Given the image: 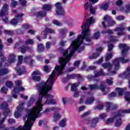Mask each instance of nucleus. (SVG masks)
I'll list each match as a JSON object with an SVG mask.
<instances>
[{"label": "nucleus", "mask_w": 130, "mask_h": 130, "mask_svg": "<svg viewBox=\"0 0 130 130\" xmlns=\"http://www.w3.org/2000/svg\"><path fill=\"white\" fill-rule=\"evenodd\" d=\"M119 48L123 49L121 52V57L114 60L113 61V64L107 62L102 64V67L104 69L108 70L109 72V76H112L116 74L115 71H117V70L119 69V62H123L124 63L129 61V59H125V57L127 56L128 49H129L128 46L124 44H120L119 45ZM113 66L114 67L115 71H112V70H113Z\"/></svg>", "instance_id": "nucleus-1"}, {"label": "nucleus", "mask_w": 130, "mask_h": 130, "mask_svg": "<svg viewBox=\"0 0 130 130\" xmlns=\"http://www.w3.org/2000/svg\"><path fill=\"white\" fill-rule=\"evenodd\" d=\"M27 114L23 117V120L25 121L23 126H19L18 128H14L11 127L10 130H31L32 126L34 124L36 118L35 115L38 114V111H37L35 115H32L31 112H29L28 109H25Z\"/></svg>", "instance_id": "nucleus-2"}, {"label": "nucleus", "mask_w": 130, "mask_h": 130, "mask_svg": "<svg viewBox=\"0 0 130 130\" xmlns=\"http://www.w3.org/2000/svg\"><path fill=\"white\" fill-rule=\"evenodd\" d=\"M16 87L14 88L12 91V96L15 99L18 97L17 93H20L21 91H25V88L23 87H20L19 86L22 85V81L21 80H17L15 82Z\"/></svg>", "instance_id": "nucleus-3"}, {"label": "nucleus", "mask_w": 130, "mask_h": 130, "mask_svg": "<svg viewBox=\"0 0 130 130\" xmlns=\"http://www.w3.org/2000/svg\"><path fill=\"white\" fill-rule=\"evenodd\" d=\"M122 113H130V109L124 110L123 111H118L115 113L116 115L115 116L114 118L117 119L115 123V126L117 127H118V126H120V125H121L122 122L121 121V119H120L119 117L120 115H122Z\"/></svg>", "instance_id": "nucleus-4"}, {"label": "nucleus", "mask_w": 130, "mask_h": 130, "mask_svg": "<svg viewBox=\"0 0 130 130\" xmlns=\"http://www.w3.org/2000/svg\"><path fill=\"white\" fill-rule=\"evenodd\" d=\"M102 24L104 28H106V25L107 26H113V25H115V22L111 20L110 16L106 15L104 17Z\"/></svg>", "instance_id": "nucleus-5"}, {"label": "nucleus", "mask_w": 130, "mask_h": 130, "mask_svg": "<svg viewBox=\"0 0 130 130\" xmlns=\"http://www.w3.org/2000/svg\"><path fill=\"white\" fill-rule=\"evenodd\" d=\"M24 105H25V103L22 102H20L19 103V106L17 108V110L15 112L14 115L16 118L20 117L23 113V110H24Z\"/></svg>", "instance_id": "nucleus-6"}, {"label": "nucleus", "mask_w": 130, "mask_h": 130, "mask_svg": "<svg viewBox=\"0 0 130 130\" xmlns=\"http://www.w3.org/2000/svg\"><path fill=\"white\" fill-rule=\"evenodd\" d=\"M61 5V3L59 2L55 4L56 13L57 15H60L64 14V10H63V9H62Z\"/></svg>", "instance_id": "nucleus-7"}, {"label": "nucleus", "mask_w": 130, "mask_h": 130, "mask_svg": "<svg viewBox=\"0 0 130 130\" xmlns=\"http://www.w3.org/2000/svg\"><path fill=\"white\" fill-rule=\"evenodd\" d=\"M23 16H24L23 14H18L16 16L15 18L11 21V24L13 26L17 25V24L19 23V21H22V17H23Z\"/></svg>", "instance_id": "nucleus-8"}, {"label": "nucleus", "mask_w": 130, "mask_h": 130, "mask_svg": "<svg viewBox=\"0 0 130 130\" xmlns=\"http://www.w3.org/2000/svg\"><path fill=\"white\" fill-rule=\"evenodd\" d=\"M8 11L9 5L7 4H5L0 12V16L3 17V16L8 15V13H9Z\"/></svg>", "instance_id": "nucleus-9"}, {"label": "nucleus", "mask_w": 130, "mask_h": 130, "mask_svg": "<svg viewBox=\"0 0 130 130\" xmlns=\"http://www.w3.org/2000/svg\"><path fill=\"white\" fill-rule=\"evenodd\" d=\"M40 75H41L40 71L38 70L34 71L32 73V79L36 82H39L40 81Z\"/></svg>", "instance_id": "nucleus-10"}, {"label": "nucleus", "mask_w": 130, "mask_h": 130, "mask_svg": "<svg viewBox=\"0 0 130 130\" xmlns=\"http://www.w3.org/2000/svg\"><path fill=\"white\" fill-rule=\"evenodd\" d=\"M106 106L107 107V111H112L114 109H116L118 107L117 105H113L111 103H106Z\"/></svg>", "instance_id": "nucleus-11"}, {"label": "nucleus", "mask_w": 130, "mask_h": 130, "mask_svg": "<svg viewBox=\"0 0 130 130\" xmlns=\"http://www.w3.org/2000/svg\"><path fill=\"white\" fill-rule=\"evenodd\" d=\"M90 90H96V89H101L102 91H106V87H105L103 85H101L100 87H99L96 84H93L92 85H90Z\"/></svg>", "instance_id": "nucleus-12"}, {"label": "nucleus", "mask_w": 130, "mask_h": 130, "mask_svg": "<svg viewBox=\"0 0 130 130\" xmlns=\"http://www.w3.org/2000/svg\"><path fill=\"white\" fill-rule=\"evenodd\" d=\"M130 75V67H129L126 71L125 73H121L119 75V77L122 79H124L125 78H127Z\"/></svg>", "instance_id": "nucleus-13"}, {"label": "nucleus", "mask_w": 130, "mask_h": 130, "mask_svg": "<svg viewBox=\"0 0 130 130\" xmlns=\"http://www.w3.org/2000/svg\"><path fill=\"white\" fill-rule=\"evenodd\" d=\"M60 33V38L63 39L67 37V34L68 33V29L67 28H62L59 30Z\"/></svg>", "instance_id": "nucleus-14"}, {"label": "nucleus", "mask_w": 130, "mask_h": 130, "mask_svg": "<svg viewBox=\"0 0 130 130\" xmlns=\"http://www.w3.org/2000/svg\"><path fill=\"white\" fill-rule=\"evenodd\" d=\"M15 61H16V56H15L14 54H11L8 59L9 64H7L6 66H8L11 64V63H13V62H15Z\"/></svg>", "instance_id": "nucleus-15"}, {"label": "nucleus", "mask_w": 130, "mask_h": 130, "mask_svg": "<svg viewBox=\"0 0 130 130\" xmlns=\"http://www.w3.org/2000/svg\"><path fill=\"white\" fill-rule=\"evenodd\" d=\"M47 33L54 34L55 33V31L54 30L52 29L51 28H46L45 29V31H42V35H45V36H46V35H47Z\"/></svg>", "instance_id": "nucleus-16"}, {"label": "nucleus", "mask_w": 130, "mask_h": 130, "mask_svg": "<svg viewBox=\"0 0 130 130\" xmlns=\"http://www.w3.org/2000/svg\"><path fill=\"white\" fill-rule=\"evenodd\" d=\"M5 119L6 117H4L1 121H0V129L9 130V127H6V125L4 124V122H5Z\"/></svg>", "instance_id": "nucleus-17"}, {"label": "nucleus", "mask_w": 130, "mask_h": 130, "mask_svg": "<svg viewBox=\"0 0 130 130\" xmlns=\"http://www.w3.org/2000/svg\"><path fill=\"white\" fill-rule=\"evenodd\" d=\"M2 63H0V68L2 67ZM10 72L9 70L7 68H4L2 69H0V76H4L5 75H7Z\"/></svg>", "instance_id": "nucleus-18"}, {"label": "nucleus", "mask_w": 130, "mask_h": 130, "mask_svg": "<svg viewBox=\"0 0 130 130\" xmlns=\"http://www.w3.org/2000/svg\"><path fill=\"white\" fill-rule=\"evenodd\" d=\"M98 122V118H94L92 119V120L89 121V122H87V123H90L91 126L92 127H95L96 126V123Z\"/></svg>", "instance_id": "nucleus-19"}, {"label": "nucleus", "mask_w": 130, "mask_h": 130, "mask_svg": "<svg viewBox=\"0 0 130 130\" xmlns=\"http://www.w3.org/2000/svg\"><path fill=\"white\" fill-rule=\"evenodd\" d=\"M59 110V109L58 108H46L44 110V113H48V112H50V111H58Z\"/></svg>", "instance_id": "nucleus-20"}, {"label": "nucleus", "mask_w": 130, "mask_h": 130, "mask_svg": "<svg viewBox=\"0 0 130 130\" xmlns=\"http://www.w3.org/2000/svg\"><path fill=\"white\" fill-rule=\"evenodd\" d=\"M16 70L17 71L18 74L19 75H23L24 74H26V68L25 67H22V68L18 69V68L17 67L16 68Z\"/></svg>", "instance_id": "nucleus-21"}, {"label": "nucleus", "mask_w": 130, "mask_h": 130, "mask_svg": "<svg viewBox=\"0 0 130 130\" xmlns=\"http://www.w3.org/2000/svg\"><path fill=\"white\" fill-rule=\"evenodd\" d=\"M121 12H124V13H128L130 12V4H127L125 6V9L124 7H122L120 9Z\"/></svg>", "instance_id": "nucleus-22"}, {"label": "nucleus", "mask_w": 130, "mask_h": 130, "mask_svg": "<svg viewBox=\"0 0 130 130\" xmlns=\"http://www.w3.org/2000/svg\"><path fill=\"white\" fill-rule=\"evenodd\" d=\"M124 26H125V23H122L120 24V27H118L114 29V31L115 32L118 31H124V30H125V27H124Z\"/></svg>", "instance_id": "nucleus-23"}, {"label": "nucleus", "mask_w": 130, "mask_h": 130, "mask_svg": "<svg viewBox=\"0 0 130 130\" xmlns=\"http://www.w3.org/2000/svg\"><path fill=\"white\" fill-rule=\"evenodd\" d=\"M95 99H94V97L92 96L91 98H88L87 100L85 101V103L87 105H91V104H93V102H94Z\"/></svg>", "instance_id": "nucleus-24"}, {"label": "nucleus", "mask_w": 130, "mask_h": 130, "mask_svg": "<svg viewBox=\"0 0 130 130\" xmlns=\"http://www.w3.org/2000/svg\"><path fill=\"white\" fill-rule=\"evenodd\" d=\"M109 5H110V2H107L106 4H102L100 6V9H102V10H104V11H106V10H108Z\"/></svg>", "instance_id": "nucleus-25"}, {"label": "nucleus", "mask_w": 130, "mask_h": 130, "mask_svg": "<svg viewBox=\"0 0 130 130\" xmlns=\"http://www.w3.org/2000/svg\"><path fill=\"white\" fill-rule=\"evenodd\" d=\"M94 76L97 77L101 76H105V73L103 71V69H101L99 72H94Z\"/></svg>", "instance_id": "nucleus-26"}, {"label": "nucleus", "mask_w": 130, "mask_h": 130, "mask_svg": "<svg viewBox=\"0 0 130 130\" xmlns=\"http://www.w3.org/2000/svg\"><path fill=\"white\" fill-rule=\"evenodd\" d=\"M53 121L54 122H56V121H57L59 118H60V114L58 113H56L54 114L53 117Z\"/></svg>", "instance_id": "nucleus-27"}, {"label": "nucleus", "mask_w": 130, "mask_h": 130, "mask_svg": "<svg viewBox=\"0 0 130 130\" xmlns=\"http://www.w3.org/2000/svg\"><path fill=\"white\" fill-rule=\"evenodd\" d=\"M116 90L117 91V93L118 94V96H122L123 92L125 91V88H116Z\"/></svg>", "instance_id": "nucleus-28"}, {"label": "nucleus", "mask_w": 130, "mask_h": 130, "mask_svg": "<svg viewBox=\"0 0 130 130\" xmlns=\"http://www.w3.org/2000/svg\"><path fill=\"white\" fill-rule=\"evenodd\" d=\"M36 15L38 18H43V17H45V16H46V12L40 11L38 12Z\"/></svg>", "instance_id": "nucleus-29"}, {"label": "nucleus", "mask_w": 130, "mask_h": 130, "mask_svg": "<svg viewBox=\"0 0 130 130\" xmlns=\"http://www.w3.org/2000/svg\"><path fill=\"white\" fill-rule=\"evenodd\" d=\"M79 85H80L79 83H74L72 85V87H71V90L72 91H76L77 90H78V88H77V87H78V86H79Z\"/></svg>", "instance_id": "nucleus-30"}, {"label": "nucleus", "mask_w": 130, "mask_h": 130, "mask_svg": "<svg viewBox=\"0 0 130 130\" xmlns=\"http://www.w3.org/2000/svg\"><path fill=\"white\" fill-rule=\"evenodd\" d=\"M35 102V99H34V98L33 97H31L27 103L28 107H30V106H32V105Z\"/></svg>", "instance_id": "nucleus-31"}, {"label": "nucleus", "mask_w": 130, "mask_h": 130, "mask_svg": "<svg viewBox=\"0 0 130 130\" xmlns=\"http://www.w3.org/2000/svg\"><path fill=\"white\" fill-rule=\"evenodd\" d=\"M60 126L61 127H64L67 125V119L64 118L60 122L59 124Z\"/></svg>", "instance_id": "nucleus-32"}, {"label": "nucleus", "mask_w": 130, "mask_h": 130, "mask_svg": "<svg viewBox=\"0 0 130 130\" xmlns=\"http://www.w3.org/2000/svg\"><path fill=\"white\" fill-rule=\"evenodd\" d=\"M109 39L110 40V42H117V41H118V40L116 39V37L112 36H109Z\"/></svg>", "instance_id": "nucleus-33"}, {"label": "nucleus", "mask_w": 130, "mask_h": 130, "mask_svg": "<svg viewBox=\"0 0 130 130\" xmlns=\"http://www.w3.org/2000/svg\"><path fill=\"white\" fill-rule=\"evenodd\" d=\"M43 10L45 11H50L51 10V5H45L43 6Z\"/></svg>", "instance_id": "nucleus-34"}, {"label": "nucleus", "mask_w": 130, "mask_h": 130, "mask_svg": "<svg viewBox=\"0 0 130 130\" xmlns=\"http://www.w3.org/2000/svg\"><path fill=\"white\" fill-rule=\"evenodd\" d=\"M68 43L67 40H63L59 42V44L60 46H61L62 47H64L66 45H67V44Z\"/></svg>", "instance_id": "nucleus-35"}, {"label": "nucleus", "mask_w": 130, "mask_h": 130, "mask_svg": "<svg viewBox=\"0 0 130 130\" xmlns=\"http://www.w3.org/2000/svg\"><path fill=\"white\" fill-rule=\"evenodd\" d=\"M96 10H97V7H93L92 6H89V12L91 14H95Z\"/></svg>", "instance_id": "nucleus-36"}, {"label": "nucleus", "mask_w": 130, "mask_h": 130, "mask_svg": "<svg viewBox=\"0 0 130 130\" xmlns=\"http://www.w3.org/2000/svg\"><path fill=\"white\" fill-rule=\"evenodd\" d=\"M44 50V46L42 44H41L38 46V51L41 52Z\"/></svg>", "instance_id": "nucleus-37"}, {"label": "nucleus", "mask_w": 130, "mask_h": 130, "mask_svg": "<svg viewBox=\"0 0 130 130\" xmlns=\"http://www.w3.org/2000/svg\"><path fill=\"white\" fill-rule=\"evenodd\" d=\"M99 55H100V54L99 53H93L91 56H89V59H94L95 58H97Z\"/></svg>", "instance_id": "nucleus-38"}, {"label": "nucleus", "mask_w": 130, "mask_h": 130, "mask_svg": "<svg viewBox=\"0 0 130 130\" xmlns=\"http://www.w3.org/2000/svg\"><path fill=\"white\" fill-rule=\"evenodd\" d=\"M26 45H32L34 44V41L32 39H28L25 41Z\"/></svg>", "instance_id": "nucleus-39"}, {"label": "nucleus", "mask_w": 130, "mask_h": 130, "mask_svg": "<svg viewBox=\"0 0 130 130\" xmlns=\"http://www.w3.org/2000/svg\"><path fill=\"white\" fill-rule=\"evenodd\" d=\"M72 92H73V96L74 97H75V98H78V97L80 96V92L78 89L77 90H74Z\"/></svg>", "instance_id": "nucleus-40"}, {"label": "nucleus", "mask_w": 130, "mask_h": 130, "mask_svg": "<svg viewBox=\"0 0 130 130\" xmlns=\"http://www.w3.org/2000/svg\"><path fill=\"white\" fill-rule=\"evenodd\" d=\"M125 100L128 102H130V94L128 92L125 93Z\"/></svg>", "instance_id": "nucleus-41"}, {"label": "nucleus", "mask_w": 130, "mask_h": 130, "mask_svg": "<svg viewBox=\"0 0 130 130\" xmlns=\"http://www.w3.org/2000/svg\"><path fill=\"white\" fill-rule=\"evenodd\" d=\"M50 70H51V67H49L48 66L44 67L43 71H44L45 73H49V72H50Z\"/></svg>", "instance_id": "nucleus-42"}, {"label": "nucleus", "mask_w": 130, "mask_h": 130, "mask_svg": "<svg viewBox=\"0 0 130 130\" xmlns=\"http://www.w3.org/2000/svg\"><path fill=\"white\" fill-rule=\"evenodd\" d=\"M112 53H108L106 56V61H108V60L112 58Z\"/></svg>", "instance_id": "nucleus-43"}, {"label": "nucleus", "mask_w": 130, "mask_h": 130, "mask_svg": "<svg viewBox=\"0 0 130 130\" xmlns=\"http://www.w3.org/2000/svg\"><path fill=\"white\" fill-rule=\"evenodd\" d=\"M53 24H54V25H56V26H62V23H61V22H59V21L56 20H54L53 21Z\"/></svg>", "instance_id": "nucleus-44"}, {"label": "nucleus", "mask_w": 130, "mask_h": 130, "mask_svg": "<svg viewBox=\"0 0 130 130\" xmlns=\"http://www.w3.org/2000/svg\"><path fill=\"white\" fill-rule=\"evenodd\" d=\"M100 38V32L99 31L95 32L93 35V38L94 39H98Z\"/></svg>", "instance_id": "nucleus-45"}, {"label": "nucleus", "mask_w": 130, "mask_h": 130, "mask_svg": "<svg viewBox=\"0 0 130 130\" xmlns=\"http://www.w3.org/2000/svg\"><path fill=\"white\" fill-rule=\"evenodd\" d=\"M6 107H8V104L4 102L0 106L1 109H6Z\"/></svg>", "instance_id": "nucleus-46"}, {"label": "nucleus", "mask_w": 130, "mask_h": 130, "mask_svg": "<svg viewBox=\"0 0 130 130\" xmlns=\"http://www.w3.org/2000/svg\"><path fill=\"white\" fill-rule=\"evenodd\" d=\"M28 49H29V47H22L20 49V51L21 53H25L26 50H28Z\"/></svg>", "instance_id": "nucleus-47"}, {"label": "nucleus", "mask_w": 130, "mask_h": 130, "mask_svg": "<svg viewBox=\"0 0 130 130\" xmlns=\"http://www.w3.org/2000/svg\"><path fill=\"white\" fill-rule=\"evenodd\" d=\"M65 23L68 24V26L70 27H72V26H74V22L73 21H70L69 20H65Z\"/></svg>", "instance_id": "nucleus-48"}, {"label": "nucleus", "mask_w": 130, "mask_h": 130, "mask_svg": "<svg viewBox=\"0 0 130 130\" xmlns=\"http://www.w3.org/2000/svg\"><path fill=\"white\" fill-rule=\"evenodd\" d=\"M106 83H108V85H112V84H113V79L110 78L107 79Z\"/></svg>", "instance_id": "nucleus-49"}, {"label": "nucleus", "mask_w": 130, "mask_h": 130, "mask_svg": "<svg viewBox=\"0 0 130 130\" xmlns=\"http://www.w3.org/2000/svg\"><path fill=\"white\" fill-rule=\"evenodd\" d=\"M6 85L7 87H8V88H12L13 87V83L10 81H7L6 83Z\"/></svg>", "instance_id": "nucleus-50"}, {"label": "nucleus", "mask_w": 130, "mask_h": 130, "mask_svg": "<svg viewBox=\"0 0 130 130\" xmlns=\"http://www.w3.org/2000/svg\"><path fill=\"white\" fill-rule=\"evenodd\" d=\"M22 59H23V56L20 55L18 56V62L17 63V66H20V64L22 63Z\"/></svg>", "instance_id": "nucleus-51"}, {"label": "nucleus", "mask_w": 130, "mask_h": 130, "mask_svg": "<svg viewBox=\"0 0 130 130\" xmlns=\"http://www.w3.org/2000/svg\"><path fill=\"white\" fill-rule=\"evenodd\" d=\"M114 121V118H111L108 119L107 120H106V123L107 124H108L109 123H111V122H113Z\"/></svg>", "instance_id": "nucleus-52"}, {"label": "nucleus", "mask_w": 130, "mask_h": 130, "mask_svg": "<svg viewBox=\"0 0 130 130\" xmlns=\"http://www.w3.org/2000/svg\"><path fill=\"white\" fill-rule=\"evenodd\" d=\"M19 3L22 7L26 6V4H27V2L25 0H19Z\"/></svg>", "instance_id": "nucleus-53"}, {"label": "nucleus", "mask_w": 130, "mask_h": 130, "mask_svg": "<svg viewBox=\"0 0 130 130\" xmlns=\"http://www.w3.org/2000/svg\"><path fill=\"white\" fill-rule=\"evenodd\" d=\"M102 33L103 34H105V33H108V34H109V35H111V34H113V31L110 30H108L107 31H103Z\"/></svg>", "instance_id": "nucleus-54"}, {"label": "nucleus", "mask_w": 130, "mask_h": 130, "mask_svg": "<svg viewBox=\"0 0 130 130\" xmlns=\"http://www.w3.org/2000/svg\"><path fill=\"white\" fill-rule=\"evenodd\" d=\"M80 62L81 61H76L74 63L75 68H79Z\"/></svg>", "instance_id": "nucleus-55"}, {"label": "nucleus", "mask_w": 130, "mask_h": 130, "mask_svg": "<svg viewBox=\"0 0 130 130\" xmlns=\"http://www.w3.org/2000/svg\"><path fill=\"white\" fill-rule=\"evenodd\" d=\"M12 3H11V6L13 7V8L16 7L17 5H18V3L16 1H14V0H11Z\"/></svg>", "instance_id": "nucleus-56"}, {"label": "nucleus", "mask_w": 130, "mask_h": 130, "mask_svg": "<svg viewBox=\"0 0 130 130\" xmlns=\"http://www.w3.org/2000/svg\"><path fill=\"white\" fill-rule=\"evenodd\" d=\"M90 114H91V112H90L89 111L86 112L85 113H83L81 115V117H86V116H88V115H89Z\"/></svg>", "instance_id": "nucleus-57"}, {"label": "nucleus", "mask_w": 130, "mask_h": 130, "mask_svg": "<svg viewBox=\"0 0 130 130\" xmlns=\"http://www.w3.org/2000/svg\"><path fill=\"white\" fill-rule=\"evenodd\" d=\"M5 34H7L8 35H13L14 32L10 30H4Z\"/></svg>", "instance_id": "nucleus-58"}, {"label": "nucleus", "mask_w": 130, "mask_h": 130, "mask_svg": "<svg viewBox=\"0 0 130 130\" xmlns=\"http://www.w3.org/2000/svg\"><path fill=\"white\" fill-rule=\"evenodd\" d=\"M51 45V43L50 42H47L46 43V48H47V49H49V48H50Z\"/></svg>", "instance_id": "nucleus-59"}, {"label": "nucleus", "mask_w": 130, "mask_h": 130, "mask_svg": "<svg viewBox=\"0 0 130 130\" xmlns=\"http://www.w3.org/2000/svg\"><path fill=\"white\" fill-rule=\"evenodd\" d=\"M108 47L109 51H111V50H112V48H113V45L111 44H108Z\"/></svg>", "instance_id": "nucleus-60"}, {"label": "nucleus", "mask_w": 130, "mask_h": 130, "mask_svg": "<svg viewBox=\"0 0 130 130\" xmlns=\"http://www.w3.org/2000/svg\"><path fill=\"white\" fill-rule=\"evenodd\" d=\"M124 19V17H123V16H119L116 17V20H118V21H121Z\"/></svg>", "instance_id": "nucleus-61"}, {"label": "nucleus", "mask_w": 130, "mask_h": 130, "mask_svg": "<svg viewBox=\"0 0 130 130\" xmlns=\"http://www.w3.org/2000/svg\"><path fill=\"white\" fill-rule=\"evenodd\" d=\"M8 122L10 124H13V123H15L16 121L14 119H8Z\"/></svg>", "instance_id": "nucleus-62"}, {"label": "nucleus", "mask_w": 130, "mask_h": 130, "mask_svg": "<svg viewBox=\"0 0 130 130\" xmlns=\"http://www.w3.org/2000/svg\"><path fill=\"white\" fill-rule=\"evenodd\" d=\"M62 101L64 105H66V104H67V102H68V99L67 98H63L62 99Z\"/></svg>", "instance_id": "nucleus-63"}, {"label": "nucleus", "mask_w": 130, "mask_h": 130, "mask_svg": "<svg viewBox=\"0 0 130 130\" xmlns=\"http://www.w3.org/2000/svg\"><path fill=\"white\" fill-rule=\"evenodd\" d=\"M110 97H116L117 96V94L115 93V92H112L109 94Z\"/></svg>", "instance_id": "nucleus-64"}]
</instances>
